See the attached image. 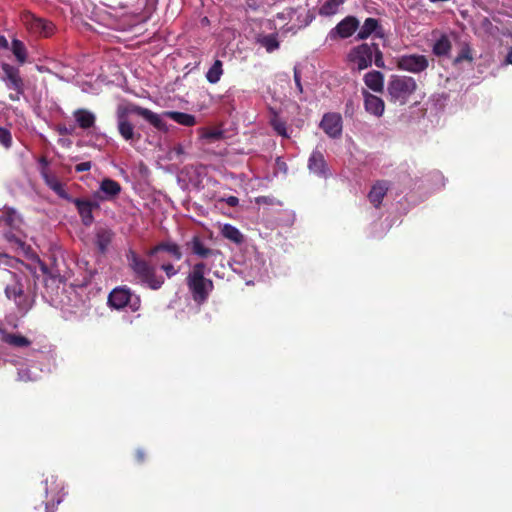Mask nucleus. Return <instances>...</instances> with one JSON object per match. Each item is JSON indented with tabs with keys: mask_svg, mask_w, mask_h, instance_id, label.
<instances>
[{
	"mask_svg": "<svg viewBox=\"0 0 512 512\" xmlns=\"http://www.w3.org/2000/svg\"><path fill=\"white\" fill-rule=\"evenodd\" d=\"M7 221L13 225V226H16L18 223L21 222V219H20V216L18 215V213L16 211H11L10 213H8L7 215Z\"/></svg>",
	"mask_w": 512,
	"mask_h": 512,
	"instance_id": "79ce46f5",
	"label": "nucleus"
},
{
	"mask_svg": "<svg viewBox=\"0 0 512 512\" xmlns=\"http://www.w3.org/2000/svg\"><path fill=\"white\" fill-rule=\"evenodd\" d=\"M108 305L117 310L128 308L135 312L140 308L141 301L129 288L116 287L109 293Z\"/></svg>",
	"mask_w": 512,
	"mask_h": 512,
	"instance_id": "423d86ee",
	"label": "nucleus"
},
{
	"mask_svg": "<svg viewBox=\"0 0 512 512\" xmlns=\"http://www.w3.org/2000/svg\"><path fill=\"white\" fill-rule=\"evenodd\" d=\"M358 26V20L353 16H348L340 21L336 27L330 31L329 36L334 38L338 35L341 38H348L356 31Z\"/></svg>",
	"mask_w": 512,
	"mask_h": 512,
	"instance_id": "dca6fc26",
	"label": "nucleus"
},
{
	"mask_svg": "<svg viewBox=\"0 0 512 512\" xmlns=\"http://www.w3.org/2000/svg\"><path fill=\"white\" fill-rule=\"evenodd\" d=\"M0 144L9 149L12 146V135L9 129L0 126Z\"/></svg>",
	"mask_w": 512,
	"mask_h": 512,
	"instance_id": "c9c22d12",
	"label": "nucleus"
},
{
	"mask_svg": "<svg viewBox=\"0 0 512 512\" xmlns=\"http://www.w3.org/2000/svg\"><path fill=\"white\" fill-rule=\"evenodd\" d=\"M1 69L3 75L0 76V79L5 83L8 89L15 91V93L9 94V99L19 101L20 96L24 93V83L20 76L19 69L5 62L1 64Z\"/></svg>",
	"mask_w": 512,
	"mask_h": 512,
	"instance_id": "0eeeda50",
	"label": "nucleus"
},
{
	"mask_svg": "<svg viewBox=\"0 0 512 512\" xmlns=\"http://www.w3.org/2000/svg\"><path fill=\"white\" fill-rule=\"evenodd\" d=\"M363 81L367 88L376 93H382L384 90V75L380 71H369L364 77Z\"/></svg>",
	"mask_w": 512,
	"mask_h": 512,
	"instance_id": "412c9836",
	"label": "nucleus"
},
{
	"mask_svg": "<svg viewBox=\"0 0 512 512\" xmlns=\"http://www.w3.org/2000/svg\"><path fill=\"white\" fill-rule=\"evenodd\" d=\"M165 251L168 252L175 260H180L182 258V253L180 251L179 246L174 242H163L153 247L147 252V255L150 257L155 256L158 252Z\"/></svg>",
	"mask_w": 512,
	"mask_h": 512,
	"instance_id": "5701e85b",
	"label": "nucleus"
},
{
	"mask_svg": "<svg viewBox=\"0 0 512 512\" xmlns=\"http://www.w3.org/2000/svg\"><path fill=\"white\" fill-rule=\"evenodd\" d=\"M131 112L141 116L158 130H167V125L164 122L163 117L161 115L140 106H133L131 108Z\"/></svg>",
	"mask_w": 512,
	"mask_h": 512,
	"instance_id": "6ab92c4d",
	"label": "nucleus"
},
{
	"mask_svg": "<svg viewBox=\"0 0 512 512\" xmlns=\"http://www.w3.org/2000/svg\"><path fill=\"white\" fill-rule=\"evenodd\" d=\"M397 68L410 73H421L429 66V60L425 55L406 54L396 60Z\"/></svg>",
	"mask_w": 512,
	"mask_h": 512,
	"instance_id": "9d476101",
	"label": "nucleus"
},
{
	"mask_svg": "<svg viewBox=\"0 0 512 512\" xmlns=\"http://www.w3.org/2000/svg\"><path fill=\"white\" fill-rule=\"evenodd\" d=\"M41 174L45 183L47 186H49L50 189H52L60 197L67 198V193L63 187V184L57 179L56 176L49 174L46 170H42Z\"/></svg>",
	"mask_w": 512,
	"mask_h": 512,
	"instance_id": "a878e982",
	"label": "nucleus"
},
{
	"mask_svg": "<svg viewBox=\"0 0 512 512\" xmlns=\"http://www.w3.org/2000/svg\"><path fill=\"white\" fill-rule=\"evenodd\" d=\"M0 48H4V49L9 48V42L6 39V37L3 35H0Z\"/></svg>",
	"mask_w": 512,
	"mask_h": 512,
	"instance_id": "49530a36",
	"label": "nucleus"
},
{
	"mask_svg": "<svg viewBox=\"0 0 512 512\" xmlns=\"http://www.w3.org/2000/svg\"><path fill=\"white\" fill-rule=\"evenodd\" d=\"M91 162L90 161H86V162H81L79 164H77L75 166V170L77 172H84V171H88L91 169Z\"/></svg>",
	"mask_w": 512,
	"mask_h": 512,
	"instance_id": "37998d69",
	"label": "nucleus"
},
{
	"mask_svg": "<svg viewBox=\"0 0 512 512\" xmlns=\"http://www.w3.org/2000/svg\"><path fill=\"white\" fill-rule=\"evenodd\" d=\"M161 269L166 273L167 277H172L178 273V270L172 264H163Z\"/></svg>",
	"mask_w": 512,
	"mask_h": 512,
	"instance_id": "a19ab883",
	"label": "nucleus"
},
{
	"mask_svg": "<svg viewBox=\"0 0 512 512\" xmlns=\"http://www.w3.org/2000/svg\"><path fill=\"white\" fill-rule=\"evenodd\" d=\"M416 90V80L405 75H392L387 85L389 101L399 105H405Z\"/></svg>",
	"mask_w": 512,
	"mask_h": 512,
	"instance_id": "7ed1b4c3",
	"label": "nucleus"
},
{
	"mask_svg": "<svg viewBox=\"0 0 512 512\" xmlns=\"http://www.w3.org/2000/svg\"><path fill=\"white\" fill-rule=\"evenodd\" d=\"M378 21L374 18H367L362 27L360 28L357 38L360 40L368 38L372 33L376 32L378 29Z\"/></svg>",
	"mask_w": 512,
	"mask_h": 512,
	"instance_id": "7c9ffc66",
	"label": "nucleus"
},
{
	"mask_svg": "<svg viewBox=\"0 0 512 512\" xmlns=\"http://www.w3.org/2000/svg\"><path fill=\"white\" fill-rule=\"evenodd\" d=\"M73 203L77 207L78 213L81 216L83 224L85 226L91 225L94 220L92 212L94 209H97L99 205L96 202L81 200L78 198L73 199Z\"/></svg>",
	"mask_w": 512,
	"mask_h": 512,
	"instance_id": "aec40b11",
	"label": "nucleus"
},
{
	"mask_svg": "<svg viewBox=\"0 0 512 512\" xmlns=\"http://www.w3.org/2000/svg\"><path fill=\"white\" fill-rule=\"evenodd\" d=\"M257 203H265V204H268L269 201H268V198L267 197H259L257 198Z\"/></svg>",
	"mask_w": 512,
	"mask_h": 512,
	"instance_id": "09e8293b",
	"label": "nucleus"
},
{
	"mask_svg": "<svg viewBox=\"0 0 512 512\" xmlns=\"http://www.w3.org/2000/svg\"><path fill=\"white\" fill-rule=\"evenodd\" d=\"M11 51L19 64H24L27 60V49L24 43L18 39H13Z\"/></svg>",
	"mask_w": 512,
	"mask_h": 512,
	"instance_id": "473e14b6",
	"label": "nucleus"
},
{
	"mask_svg": "<svg viewBox=\"0 0 512 512\" xmlns=\"http://www.w3.org/2000/svg\"><path fill=\"white\" fill-rule=\"evenodd\" d=\"M117 128L121 137L129 142L139 140L140 135L135 132L134 125L129 121L126 110L118 109L117 111Z\"/></svg>",
	"mask_w": 512,
	"mask_h": 512,
	"instance_id": "4468645a",
	"label": "nucleus"
},
{
	"mask_svg": "<svg viewBox=\"0 0 512 512\" xmlns=\"http://www.w3.org/2000/svg\"><path fill=\"white\" fill-rule=\"evenodd\" d=\"M223 75V63L216 60L206 73V79L211 84H216L220 81Z\"/></svg>",
	"mask_w": 512,
	"mask_h": 512,
	"instance_id": "2f4dec72",
	"label": "nucleus"
},
{
	"mask_svg": "<svg viewBox=\"0 0 512 512\" xmlns=\"http://www.w3.org/2000/svg\"><path fill=\"white\" fill-rule=\"evenodd\" d=\"M1 340L13 347H27L30 340L20 334L8 333L5 329L0 328Z\"/></svg>",
	"mask_w": 512,
	"mask_h": 512,
	"instance_id": "b1692460",
	"label": "nucleus"
},
{
	"mask_svg": "<svg viewBox=\"0 0 512 512\" xmlns=\"http://www.w3.org/2000/svg\"><path fill=\"white\" fill-rule=\"evenodd\" d=\"M172 152L175 153L176 155H182V154H184V148L182 145H178V146L174 147Z\"/></svg>",
	"mask_w": 512,
	"mask_h": 512,
	"instance_id": "de8ad7c7",
	"label": "nucleus"
},
{
	"mask_svg": "<svg viewBox=\"0 0 512 512\" xmlns=\"http://www.w3.org/2000/svg\"><path fill=\"white\" fill-rule=\"evenodd\" d=\"M256 42L264 47L268 53H272L279 48L277 34L258 35Z\"/></svg>",
	"mask_w": 512,
	"mask_h": 512,
	"instance_id": "cd10ccee",
	"label": "nucleus"
},
{
	"mask_svg": "<svg viewBox=\"0 0 512 512\" xmlns=\"http://www.w3.org/2000/svg\"><path fill=\"white\" fill-rule=\"evenodd\" d=\"M97 237H98V245H99L100 249L103 251L108 244L109 235L107 232H103V233H98Z\"/></svg>",
	"mask_w": 512,
	"mask_h": 512,
	"instance_id": "ea45409f",
	"label": "nucleus"
},
{
	"mask_svg": "<svg viewBox=\"0 0 512 512\" xmlns=\"http://www.w3.org/2000/svg\"><path fill=\"white\" fill-rule=\"evenodd\" d=\"M164 116L172 119L176 123L183 125V126H193L196 124L195 116L184 113V112H177V111H167L164 113Z\"/></svg>",
	"mask_w": 512,
	"mask_h": 512,
	"instance_id": "bb28decb",
	"label": "nucleus"
},
{
	"mask_svg": "<svg viewBox=\"0 0 512 512\" xmlns=\"http://www.w3.org/2000/svg\"><path fill=\"white\" fill-rule=\"evenodd\" d=\"M387 191V182L379 181L371 188L368 194V198L375 207H378L381 204L382 199L386 195Z\"/></svg>",
	"mask_w": 512,
	"mask_h": 512,
	"instance_id": "393cba45",
	"label": "nucleus"
},
{
	"mask_svg": "<svg viewBox=\"0 0 512 512\" xmlns=\"http://www.w3.org/2000/svg\"><path fill=\"white\" fill-rule=\"evenodd\" d=\"M320 127L331 138H339L342 134V117L339 113H326L320 122Z\"/></svg>",
	"mask_w": 512,
	"mask_h": 512,
	"instance_id": "ddd939ff",
	"label": "nucleus"
},
{
	"mask_svg": "<svg viewBox=\"0 0 512 512\" xmlns=\"http://www.w3.org/2000/svg\"><path fill=\"white\" fill-rule=\"evenodd\" d=\"M45 485L46 497H51L50 501L46 503V512H54V510L51 509L50 502H52L53 506L62 502L63 496L59 495L62 487L57 483V479L53 475L45 480Z\"/></svg>",
	"mask_w": 512,
	"mask_h": 512,
	"instance_id": "a211bd4d",
	"label": "nucleus"
},
{
	"mask_svg": "<svg viewBox=\"0 0 512 512\" xmlns=\"http://www.w3.org/2000/svg\"><path fill=\"white\" fill-rule=\"evenodd\" d=\"M74 119L78 126L84 130L94 127L96 116L87 109H77L73 113Z\"/></svg>",
	"mask_w": 512,
	"mask_h": 512,
	"instance_id": "4be33fe9",
	"label": "nucleus"
},
{
	"mask_svg": "<svg viewBox=\"0 0 512 512\" xmlns=\"http://www.w3.org/2000/svg\"><path fill=\"white\" fill-rule=\"evenodd\" d=\"M137 457L140 461H142L144 459V454L141 450L137 451Z\"/></svg>",
	"mask_w": 512,
	"mask_h": 512,
	"instance_id": "3c124183",
	"label": "nucleus"
},
{
	"mask_svg": "<svg viewBox=\"0 0 512 512\" xmlns=\"http://www.w3.org/2000/svg\"><path fill=\"white\" fill-rule=\"evenodd\" d=\"M222 201H224L230 207H236L239 204V199L236 196H228L223 198Z\"/></svg>",
	"mask_w": 512,
	"mask_h": 512,
	"instance_id": "c03bdc74",
	"label": "nucleus"
},
{
	"mask_svg": "<svg viewBox=\"0 0 512 512\" xmlns=\"http://www.w3.org/2000/svg\"><path fill=\"white\" fill-rule=\"evenodd\" d=\"M187 245L191 252L204 260L203 262L207 264V267L211 266V269L214 268L215 263L222 264L224 260V256L219 250L207 247L205 243L197 236H194L187 243Z\"/></svg>",
	"mask_w": 512,
	"mask_h": 512,
	"instance_id": "6e6552de",
	"label": "nucleus"
},
{
	"mask_svg": "<svg viewBox=\"0 0 512 512\" xmlns=\"http://www.w3.org/2000/svg\"><path fill=\"white\" fill-rule=\"evenodd\" d=\"M220 135L219 132H214V131H210V132H205L202 134V137L204 138H211V139H216L218 138Z\"/></svg>",
	"mask_w": 512,
	"mask_h": 512,
	"instance_id": "a18cd8bd",
	"label": "nucleus"
},
{
	"mask_svg": "<svg viewBox=\"0 0 512 512\" xmlns=\"http://www.w3.org/2000/svg\"><path fill=\"white\" fill-rule=\"evenodd\" d=\"M121 192V185L110 178L100 182L99 191L95 194L100 200L110 201L116 198Z\"/></svg>",
	"mask_w": 512,
	"mask_h": 512,
	"instance_id": "2eb2a0df",
	"label": "nucleus"
},
{
	"mask_svg": "<svg viewBox=\"0 0 512 512\" xmlns=\"http://www.w3.org/2000/svg\"><path fill=\"white\" fill-rule=\"evenodd\" d=\"M271 125H272L273 129L277 132L278 135H280L284 138H289V134H288L285 122H283L277 115H275L271 119Z\"/></svg>",
	"mask_w": 512,
	"mask_h": 512,
	"instance_id": "f704fd0d",
	"label": "nucleus"
},
{
	"mask_svg": "<svg viewBox=\"0 0 512 512\" xmlns=\"http://www.w3.org/2000/svg\"><path fill=\"white\" fill-rule=\"evenodd\" d=\"M472 55H471V50L469 48V46H464L461 51L459 52V54L457 55V57L455 58V63H460L462 62L463 60H467V61H472Z\"/></svg>",
	"mask_w": 512,
	"mask_h": 512,
	"instance_id": "4c0bfd02",
	"label": "nucleus"
},
{
	"mask_svg": "<svg viewBox=\"0 0 512 512\" xmlns=\"http://www.w3.org/2000/svg\"><path fill=\"white\" fill-rule=\"evenodd\" d=\"M294 82L297 91L301 94L303 93V86L301 83V74L297 67H294Z\"/></svg>",
	"mask_w": 512,
	"mask_h": 512,
	"instance_id": "58836bf2",
	"label": "nucleus"
},
{
	"mask_svg": "<svg viewBox=\"0 0 512 512\" xmlns=\"http://www.w3.org/2000/svg\"><path fill=\"white\" fill-rule=\"evenodd\" d=\"M5 294L8 299L14 301L19 311L23 313H26L32 307L33 299L25 292L21 279L15 278L11 284H8L5 288Z\"/></svg>",
	"mask_w": 512,
	"mask_h": 512,
	"instance_id": "1a4fd4ad",
	"label": "nucleus"
},
{
	"mask_svg": "<svg viewBox=\"0 0 512 512\" xmlns=\"http://www.w3.org/2000/svg\"><path fill=\"white\" fill-rule=\"evenodd\" d=\"M451 42L446 35H442L433 45V53L437 56H444L449 53Z\"/></svg>",
	"mask_w": 512,
	"mask_h": 512,
	"instance_id": "72a5a7b5",
	"label": "nucleus"
},
{
	"mask_svg": "<svg viewBox=\"0 0 512 512\" xmlns=\"http://www.w3.org/2000/svg\"><path fill=\"white\" fill-rule=\"evenodd\" d=\"M221 235L234 242L235 244H240L242 241H243V235L242 233L239 231L238 228H236L235 226L231 225V224H224L222 227H221Z\"/></svg>",
	"mask_w": 512,
	"mask_h": 512,
	"instance_id": "c756f323",
	"label": "nucleus"
},
{
	"mask_svg": "<svg viewBox=\"0 0 512 512\" xmlns=\"http://www.w3.org/2000/svg\"><path fill=\"white\" fill-rule=\"evenodd\" d=\"M127 260L129 266L143 284L154 290L162 286L164 278L156 275L155 267L141 259L134 251H129Z\"/></svg>",
	"mask_w": 512,
	"mask_h": 512,
	"instance_id": "20e7f679",
	"label": "nucleus"
},
{
	"mask_svg": "<svg viewBox=\"0 0 512 512\" xmlns=\"http://www.w3.org/2000/svg\"><path fill=\"white\" fill-rule=\"evenodd\" d=\"M307 167L310 173L320 178L326 179L330 175V169L328 167L324 154L318 149L313 150L312 153L310 154L308 158Z\"/></svg>",
	"mask_w": 512,
	"mask_h": 512,
	"instance_id": "f8f14e48",
	"label": "nucleus"
},
{
	"mask_svg": "<svg viewBox=\"0 0 512 512\" xmlns=\"http://www.w3.org/2000/svg\"><path fill=\"white\" fill-rule=\"evenodd\" d=\"M39 373H33L30 374L28 369H19L18 370V379L20 381L28 382V381H34L39 378Z\"/></svg>",
	"mask_w": 512,
	"mask_h": 512,
	"instance_id": "e433bc0d",
	"label": "nucleus"
},
{
	"mask_svg": "<svg viewBox=\"0 0 512 512\" xmlns=\"http://www.w3.org/2000/svg\"><path fill=\"white\" fill-rule=\"evenodd\" d=\"M264 265L263 258L257 253H252L243 262H235L231 267L234 272L241 274L249 285L263 277Z\"/></svg>",
	"mask_w": 512,
	"mask_h": 512,
	"instance_id": "39448f33",
	"label": "nucleus"
},
{
	"mask_svg": "<svg viewBox=\"0 0 512 512\" xmlns=\"http://www.w3.org/2000/svg\"><path fill=\"white\" fill-rule=\"evenodd\" d=\"M345 2V0H324L320 5L318 13L321 16H333L338 11L340 6Z\"/></svg>",
	"mask_w": 512,
	"mask_h": 512,
	"instance_id": "c85d7f7f",
	"label": "nucleus"
},
{
	"mask_svg": "<svg viewBox=\"0 0 512 512\" xmlns=\"http://www.w3.org/2000/svg\"><path fill=\"white\" fill-rule=\"evenodd\" d=\"M362 96L364 98L365 110L376 117H381L385 110V104L382 98L373 95L367 90H362Z\"/></svg>",
	"mask_w": 512,
	"mask_h": 512,
	"instance_id": "f3484780",
	"label": "nucleus"
},
{
	"mask_svg": "<svg viewBox=\"0 0 512 512\" xmlns=\"http://www.w3.org/2000/svg\"><path fill=\"white\" fill-rule=\"evenodd\" d=\"M506 63L512 64V50L509 52L506 58Z\"/></svg>",
	"mask_w": 512,
	"mask_h": 512,
	"instance_id": "8fccbe9b",
	"label": "nucleus"
},
{
	"mask_svg": "<svg viewBox=\"0 0 512 512\" xmlns=\"http://www.w3.org/2000/svg\"><path fill=\"white\" fill-rule=\"evenodd\" d=\"M374 60L378 68H384L382 52L377 44L363 43L353 47L347 54V63L352 70L362 71L372 65Z\"/></svg>",
	"mask_w": 512,
	"mask_h": 512,
	"instance_id": "f257e3e1",
	"label": "nucleus"
},
{
	"mask_svg": "<svg viewBox=\"0 0 512 512\" xmlns=\"http://www.w3.org/2000/svg\"><path fill=\"white\" fill-rule=\"evenodd\" d=\"M21 20L24 26L33 34L47 37L53 32V25L51 22L38 18L31 13H24Z\"/></svg>",
	"mask_w": 512,
	"mask_h": 512,
	"instance_id": "9b49d317",
	"label": "nucleus"
},
{
	"mask_svg": "<svg viewBox=\"0 0 512 512\" xmlns=\"http://www.w3.org/2000/svg\"><path fill=\"white\" fill-rule=\"evenodd\" d=\"M210 270L211 266L207 267L204 262H199L192 266L187 276L188 288L198 303L205 302L213 290V282L205 277Z\"/></svg>",
	"mask_w": 512,
	"mask_h": 512,
	"instance_id": "f03ea898",
	"label": "nucleus"
}]
</instances>
